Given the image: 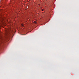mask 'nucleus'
Returning <instances> with one entry per match:
<instances>
[{
  "instance_id": "3",
  "label": "nucleus",
  "mask_w": 79,
  "mask_h": 79,
  "mask_svg": "<svg viewBox=\"0 0 79 79\" xmlns=\"http://www.w3.org/2000/svg\"><path fill=\"white\" fill-rule=\"evenodd\" d=\"M35 23H37V22H35Z\"/></svg>"
},
{
  "instance_id": "1",
  "label": "nucleus",
  "mask_w": 79,
  "mask_h": 79,
  "mask_svg": "<svg viewBox=\"0 0 79 79\" xmlns=\"http://www.w3.org/2000/svg\"><path fill=\"white\" fill-rule=\"evenodd\" d=\"M22 27H24V25L23 24H21Z\"/></svg>"
},
{
  "instance_id": "2",
  "label": "nucleus",
  "mask_w": 79,
  "mask_h": 79,
  "mask_svg": "<svg viewBox=\"0 0 79 79\" xmlns=\"http://www.w3.org/2000/svg\"><path fill=\"white\" fill-rule=\"evenodd\" d=\"M42 11H44V9H42Z\"/></svg>"
}]
</instances>
